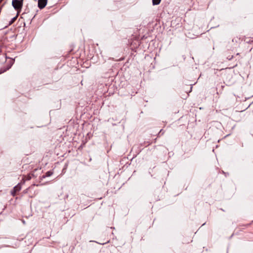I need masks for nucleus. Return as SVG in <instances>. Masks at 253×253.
Segmentation results:
<instances>
[{
	"instance_id": "obj_2",
	"label": "nucleus",
	"mask_w": 253,
	"mask_h": 253,
	"mask_svg": "<svg viewBox=\"0 0 253 253\" xmlns=\"http://www.w3.org/2000/svg\"><path fill=\"white\" fill-rule=\"evenodd\" d=\"M47 0H39L38 6L40 8L42 9L44 8L47 4Z\"/></svg>"
},
{
	"instance_id": "obj_1",
	"label": "nucleus",
	"mask_w": 253,
	"mask_h": 253,
	"mask_svg": "<svg viewBox=\"0 0 253 253\" xmlns=\"http://www.w3.org/2000/svg\"><path fill=\"white\" fill-rule=\"evenodd\" d=\"M22 0H12V6L16 10H20L22 6Z\"/></svg>"
},
{
	"instance_id": "obj_5",
	"label": "nucleus",
	"mask_w": 253,
	"mask_h": 253,
	"mask_svg": "<svg viewBox=\"0 0 253 253\" xmlns=\"http://www.w3.org/2000/svg\"><path fill=\"white\" fill-rule=\"evenodd\" d=\"M248 226H249L250 225V224H247V225Z\"/></svg>"
},
{
	"instance_id": "obj_3",
	"label": "nucleus",
	"mask_w": 253,
	"mask_h": 253,
	"mask_svg": "<svg viewBox=\"0 0 253 253\" xmlns=\"http://www.w3.org/2000/svg\"><path fill=\"white\" fill-rule=\"evenodd\" d=\"M161 0H153V4L154 5H157L160 3Z\"/></svg>"
},
{
	"instance_id": "obj_4",
	"label": "nucleus",
	"mask_w": 253,
	"mask_h": 253,
	"mask_svg": "<svg viewBox=\"0 0 253 253\" xmlns=\"http://www.w3.org/2000/svg\"><path fill=\"white\" fill-rule=\"evenodd\" d=\"M232 57H233V56H231V57L229 58V60H230L231 59H232Z\"/></svg>"
}]
</instances>
